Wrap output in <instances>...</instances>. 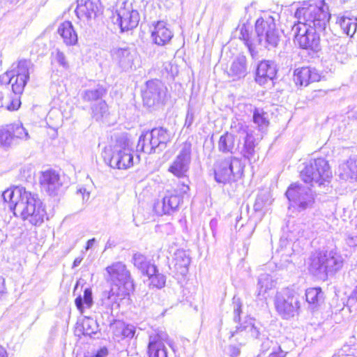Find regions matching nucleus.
Here are the masks:
<instances>
[{
    "mask_svg": "<svg viewBox=\"0 0 357 357\" xmlns=\"http://www.w3.org/2000/svg\"><path fill=\"white\" fill-rule=\"evenodd\" d=\"M310 260V271L321 277H326L328 273L339 271L344 263L342 255L335 250L315 253Z\"/></svg>",
    "mask_w": 357,
    "mask_h": 357,
    "instance_id": "6",
    "label": "nucleus"
},
{
    "mask_svg": "<svg viewBox=\"0 0 357 357\" xmlns=\"http://www.w3.org/2000/svg\"><path fill=\"white\" fill-rule=\"evenodd\" d=\"M295 17L298 19L296 24H302L318 31H324L331 15L324 1L316 0L309 5L298 8L295 13Z\"/></svg>",
    "mask_w": 357,
    "mask_h": 357,
    "instance_id": "3",
    "label": "nucleus"
},
{
    "mask_svg": "<svg viewBox=\"0 0 357 357\" xmlns=\"http://www.w3.org/2000/svg\"><path fill=\"white\" fill-rule=\"evenodd\" d=\"M75 13L79 19L86 22L95 20L102 13L100 0H77Z\"/></svg>",
    "mask_w": 357,
    "mask_h": 357,
    "instance_id": "17",
    "label": "nucleus"
},
{
    "mask_svg": "<svg viewBox=\"0 0 357 357\" xmlns=\"http://www.w3.org/2000/svg\"><path fill=\"white\" fill-rule=\"evenodd\" d=\"M167 88L159 79L149 80L142 91L143 102L149 107L162 102L166 96Z\"/></svg>",
    "mask_w": 357,
    "mask_h": 357,
    "instance_id": "16",
    "label": "nucleus"
},
{
    "mask_svg": "<svg viewBox=\"0 0 357 357\" xmlns=\"http://www.w3.org/2000/svg\"><path fill=\"white\" fill-rule=\"evenodd\" d=\"M0 357H8V354L6 350L0 346Z\"/></svg>",
    "mask_w": 357,
    "mask_h": 357,
    "instance_id": "63",
    "label": "nucleus"
},
{
    "mask_svg": "<svg viewBox=\"0 0 357 357\" xmlns=\"http://www.w3.org/2000/svg\"><path fill=\"white\" fill-rule=\"evenodd\" d=\"M8 124L0 128V145L3 147H10L15 145L10 135Z\"/></svg>",
    "mask_w": 357,
    "mask_h": 357,
    "instance_id": "44",
    "label": "nucleus"
},
{
    "mask_svg": "<svg viewBox=\"0 0 357 357\" xmlns=\"http://www.w3.org/2000/svg\"><path fill=\"white\" fill-rule=\"evenodd\" d=\"M267 116V113L264 112L263 109L256 108L253 112V121L259 127L264 128L267 127L269 123Z\"/></svg>",
    "mask_w": 357,
    "mask_h": 357,
    "instance_id": "45",
    "label": "nucleus"
},
{
    "mask_svg": "<svg viewBox=\"0 0 357 357\" xmlns=\"http://www.w3.org/2000/svg\"><path fill=\"white\" fill-rule=\"evenodd\" d=\"M149 278V286L161 289L165 285L166 276L162 273H160L156 266H155V270L153 273H147L146 275Z\"/></svg>",
    "mask_w": 357,
    "mask_h": 357,
    "instance_id": "37",
    "label": "nucleus"
},
{
    "mask_svg": "<svg viewBox=\"0 0 357 357\" xmlns=\"http://www.w3.org/2000/svg\"><path fill=\"white\" fill-rule=\"evenodd\" d=\"M215 179L218 183H226L236 180L241 174L242 167L240 160L236 157H230L218 161L215 167Z\"/></svg>",
    "mask_w": 357,
    "mask_h": 357,
    "instance_id": "11",
    "label": "nucleus"
},
{
    "mask_svg": "<svg viewBox=\"0 0 357 357\" xmlns=\"http://www.w3.org/2000/svg\"><path fill=\"white\" fill-rule=\"evenodd\" d=\"M167 340V334L160 332L149 336L148 354L149 357H168L167 349L165 343Z\"/></svg>",
    "mask_w": 357,
    "mask_h": 357,
    "instance_id": "20",
    "label": "nucleus"
},
{
    "mask_svg": "<svg viewBox=\"0 0 357 357\" xmlns=\"http://www.w3.org/2000/svg\"><path fill=\"white\" fill-rule=\"evenodd\" d=\"M343 33L352 37L357 30V18L349 17L345 15L338 17L337 20Z\"/></svg>",
    "mask_w": 357,
    "mask_h": 357,
    "instance_id": "32",
    "label": "nucleus"
},
{
    "mask_svg": "<svg viewBox=\"0 0 357 357\" xmlns=\"http://www.w3.org/2000/svg\"><path fill=\"white\" fill-rule=\"evenodd\" d=\"M236 333L245 334V336L252 338H259L261 335L259 329L255 325L252 319H249L245 321L243 324H241L240 326H237L236 330L231 332V337H234Z\"/></svg>",
    "mask_w": 357,
    "mask_h": 357,
    "instance_id": "28",
    "label": "nucleus"
},
{
    "mask_svg": "<svg viewBox=\"0 0 357 357\" xmlns=\"http://www.w3.org/2000/svg\"><path fill=\"white\" fill-rule=\"evenodd\" d=\"M340 176L344 180L357 178V155L351 156L339 167Z\"/></svg>",
    "mask_w": 357,
    "mask_h": 357,
    "instance_id": "25",
    "label": "nucleus"
},
{
    "mask_svg": "<svg viewBox=\"0 0 357 357\" xmlns=\"http://www.w3.org/2000/svg\"><path fill=\"white\" fill-rule=\"evenodd\" d=\"M105 271V278L112 286L109 291L102 293L98 308L101 312L109 314L119 297L128 294L134 289V283L130 271L121 261L113 263Z\"/></svg>",
    "mask_w": 357,
    "mask_h": 357,
    "instance_id": "2",
    "label": "nucleus"
},
{
    "mask_svg": "<svg viewBox=\"0 0 357 357\" xmlns=\"http://www.w3.org/2000/svg\"><path fill=\"white\" fill-rule=\"evenodd\" d=\"M105 89L100 85H98L93 89L84 90L81 93V97L84 101L86 102H96L98 103L99 101L102 100V97L105 95Z\"/></svg>",
    "mask_w": 357,
    "mask_h": 357,
    "instance_id": "33",
    "label": "nucleus"
},
{
    "mask_svg": "<svg viewBox=\"0 0 357 357\" xmlns=\"http://www.w3.org/2000/svg\"><path fill=\"white\" fill-rule=\"evenodd\" d=\"M83 334L91 337L99 332L98 322L92 318L86 317L82 322Z\"/></svg>",
    "mask_w": 357,
    "mask_h": 357,
    "instance_id": "41",
    "label": "nucleus"
},
{
    "mask_svg": "<svg viewBox=\"0 0 357 357\" xmlns=\"http://www.w3.org/2000/svg\"><path fill=\"white\" fill-rule=\"evenodd\" d=\"M284 232H289L290 234L287 236L290 240L296 238L300 236L299 225H296L294 221L289 220L286 227L284 228Z\"/></svg>",
    "mask_w": 357,
    "mask_h": 357,
    "instance_id": "48",
    "label": "nucleus"
},
{
    "mask_svg": "<svg viewBox=\"0 0 357 357\" xmlns=\"http://www.w3.org/2000/svg\"><path fill=\"white\" fill-rule=\"evenodd\" d=\"M147 132L142 133L138 140L137 145V151H142L147 154L155 153V151H148L147 145L149 144V140H146Z\"/></svg>",
    "mask_w": 357,
    "mask_h": 357,
    "instance_id": "49",
    "label": "nucleus"
},
{
    "mask_svg": "<svg viewBox=\"0 0 357 357\" xmlns=\"http://www.w3.org/2000/svg\"><path fill=\"white\" fill-rule=\"evenodd\" d=\"M111 56L114 63L121 71L128 72L136 69L138 54L135 50L129 47H114L111 50Z\"/></svg>",
    "mask_w": 357,
    "mask_h": 357,
    "instance_id": "15",
    "label": "nucleus"
},
{
    "mask_svg": "<svg viewBox=\"0 0 357 357\" xmlns=\"http://www.w3.org/2000/svg\"><path fill=\"white\" fill-rule=\"evenodd\" d=\"M323 292L321 288H310L306 290V301L310 305L311 309L316 308L323 301Z\"/></svg>",
    "mask_w": 357,
    "mask_h": 357,
    "instance_id": "35",
    "label": "nucleus"
},
{
    "mask_svg": "<svg viewBox=\"0 0 357 357\" xmlns=\"http://www.w3.org/2000/svg\"><path fill=\"white\" fill-rule=\"evenodd\" d=\"M5 202L9 203L10 210L15 216L28 221L31 225L39 226L47 216L46 211L38 195L16 186L6 190L2 194Z\"/></svg>",
    "mask_w": 357,
    "mask_h": 357,
    "instance_id": "1",
    "label": "nucleus"
},
{
    "mask_svg": "<svg viewBox=\"0 0 357 357\" xmlns=\"http://www.w3.org/2000/svg\"><path fill=\"white\" fill-rule=\"evenodd\" d=\"M8 124L0 128V145L3 147H10L15 145L10 135Z\"/></svg>",
    "mask_w": 357,
    "mask_h": 357,
    "instance_id": "43",
    "label": "nucleus"
},
{
    "mask_svg": "<svg viewBox=\"0 0 357 357\" xmlns=\"http://www.w3.org/2000/svg\"><path fill=\"white\" fill-rule=\"evenodd\" d=\"M15 94V97L6 99L4 107L9 111H15L19 109L21 105L20 95Z\"/></svg>",
    "mask_w": 357,
    "mask_h": 357,
    "instance_id": "50",
    "label": "nucleus"
},
{
    "mask_svg": "<svg viewBox=\"0 0 357 357\" xmlns=\"http://www.w3.org/2000/svg\"><path fill=\"white\" fill-rule=\"evenodd\" d=\"M238 126H239V130H242L243 132L246 133L244 139V144L242 149L241 150V153L245 158L248 159L249 161H251L255 154V145L254 142V137L252 135L247 132V127L245 126H243L241 123H238Z\"/></svg>",
    "mask_w": 357,
    "mask_h": 357,
    "instance_id": "27",
    "label": "nucleus"
},
{
    "mask_svg": "<svg viewBox=\"0 0 357 357\" xmlns=\"http://www.w3.org/2000/svg\"><path fill=\"white\" fill-rule=\"evenodd\" d=\"M108 114V107L105 100H100L91 106L92 117L96 121H101Z\"/></svg>",
    "mask_w": 357,
    "mask_h": 357,
    "instance_id": "38",
    "label": "nucleus"
},
{
    "mask_svg": "<svg viewBox=\"0 0 357 357\" xmlns=\"http://www.w3.org/2000/svg\"><path fill=\"white\" fill-rule=\"evenodd\" d=\"M333 357H357V345H344Z\"/></svg>",
    "mask_w": 357,
    "mask_h": 357,
    "instance_id": "47",
    "label": "nucleus"
},
{
    "mask_svg": "<svg viewBox=\"0 0 357 357\" xmlns=\"http://www.w3.org/2000/svg\"><path fill=\"white\" fill-rule=\"evenodd\" d=\"M6 294V287L4 278L0 276V298Z\"/></svg>",
    "mask_w": 357,
    "mask_h": 357,
    "instance_id": "59",
    "label": "nucleus"
},
{
    "mask_svg": "<svg viewBox=\"0 0 357 357\" xmlns=\"http://www.w3.org/2000/svg\"><path fill=\"white\" fill-rule=\"evenodd\" d=\"M182 202V197L173 194L166 195L162 200V212L165 214H172L175 212Z\"/></svg>",
    "mask_w": 357,
    "mask_h": 357,
    "instance_id": "31",
    "label": "nucleus"
},
{
    "mask_svg": "<svg viewBox=\"0 0 357 357\" xmlns=\"http://www.w3.org/2000/svg\"><path fill=\"white\" fill-rule=\"evenodd\" d=\"M195 120V112L194 111L189 108L187 112L185 121V126L189 128L192 124L193 123Z\"/></svg>",
    "mask_w": 357,
    "mask_h": 357,
    "instance_id": "56",
    "label": "nucleus"
},
{
    "mask_svg": "<svg viewBox=\"0 0 357 357\" xmlns=\"http://www.w3.org/2000/svg\"><path fill=\"white\" fill-rule=\"evenodd\" d=\"M116 22L122 32L136 28L139 22V14L132 8V3L128 1L119 0L116 3Z\"/></svg>",
    "mask_w": 357,
    "mask_h": 357,
    "instance_id": "12",
    "label": "nucleus"
},
{
    "mask_svg": "<svg viewBox=\"0 0 357 357\" xmlns=\"http://www.w3.org/2000/svg\"><path fill=\"white\" fill-rule=\"evenodd\" d=\"M173 36L172 31L167 26V24L163 21L157 22L151 32V38L153 43L160 46L168 44Z\"/></svg>",
    "mask_w": 357,
    "mask_h": 357,
    "instance_id": "23",
    "label": "nucleus"
},
{
    "mask_svg": "<svg viewBox=\"0 0 357 357\" xmlns=\"http://www.w3.org/2000/svg\"><path fill=\"white\" fill-rule=\"evenodd\" d=\"M192 144L183 142L176 157L168 168V171L178 178H185L191 163Z\"/></svg>",
    "mask_w": 357,
    "mask_h": 357,
    "instance_id": "14",
    "label": "nucleus"
},
{
    "mask_svg": "<svg viewBox=\"0 0 357 357\" xmlns=\"http://www.w3.org/2000/svg\"><path fill=\"white\" fill-rule=\"evenodd\" d=\"M227 73L233 81L244 78L248 74L246 57L243 54L237 56L231 63Z\"/></svg>",
    "mask_w": 357,
    "mask_h": 357,
    "instance_id": "24",
    "label": "nucleus"
},
{
    "mask_svg": "<svg viewBox=\"0 0 357 357\" xmlns=\"http://www.w3.org/2000/svg\"><path fill=\"white\" fill-rule=\"evenodd\" d=\"M229 351L231 357H238L240 354V349L236 346H229Z\"/></svg>",
    "mask_w": 357,
    "mask_h": 357,
    "instance_id": "58",
    "label": "nucleus"
},
{
    "mask_svg": "<svg viewBox=\"0 0 357 357\" xmlns=\"http://www.w3.org/2000/svg\"><path fill=\"white\" fill-rule=\"evenodd\" d=\"M238 149V143H235L234 136L229 132L222 135L218 142V150L222 153L234 154Z\"/></svg>",
    "mask_w": 357,
    "mask_h": 357,
    "instance_id": "29",
    "label": "nucleus"
},
{
    "mask_svg": "<svg viewBox=\"0 0 357 357\" xmlns=\"http://www.w3.org/2000/svg\"><path fill=\"white\" fill-rule=\"evenodd\" d=\"M40 184L42 189L49 195L56 196L61 192L63 181L59 172L53 169H48L42 172Z\"/></svg>",
    "mask_w": 357,
    "mask_h": 357,
    "instance_id": "18",
    "label": "nucleus"
},
{
    "mask_svg": "<svg viewBox=\"0 0 357 357\" xmlns=\"http://www.w3.org/2000/svg\"><path fill=\"white\" fill-rule=\"evenodd\" d=\"M75 303L81 312H83L84 307L90 308L93 303L91 289L86 288L84 291L83 297L81 296L77 297Z\"/></svg>",
    "mask_w": 357,
    "mask_h": 357,
    "instance_id": "36",
    "label": "nucleus"
},
{
    "mask_svg": "<svg viewBox=\"0 0 357 357\" xmlns=\"http://www.w3.org/2000/svg\"><path fill=\"white\" fill-rule=\"evenodd\" d=\"M82 260V258H79V257L76 258V259L74 260V261H73V267L74 268V267H77V266H78L81 264Z\"/></svg>",
    "mask_w": 357,
    "mask_h": 357,
    "instance_id": "64",
    "label": "nucleus"
},
{
    "mask_svg": "<svg viewBox=\"0 0 357 357\" xmlns=\"http://www.w3.org/2000/svg\"><path fill=\"white\" fill-rule=\"evenodd\" d=\"M254 208L255 211H260L262 208V201L259 197L257 198Z\"/></svg>",
    "mask_w": 357,
    "mask_h": 357,
    "instance_id": "60",
    "label": "nucleus"
},
{
    "mask_svg": "<svg viewBox=\"0 0 357 357\" xmlns=\"http://www.w3.org/2000/svg\"><path fill=\"white\" fill-rule=\"evenodd\" d=\"M255 45L258 44L268 50L278 46L280 35L273 17L268 15L259 18L255 23Z\"/></svg>",
    "mask_w": 357,
    "mask_h": 357,
    "instance_id": "7",
    "label": "nucleus"
},
{
    "mask_svg": "<svg viewBox=\"0 0 357 357\" xmlns=\"http://www.w3.org/2000/svg\"><path fill=\"white\" fill-rule=\"evenodd\" d=\"M348 305L353 306L357 303V285L351 291L347 300Z\"/></svg>",
    "mask_w": 357,
    "mask_h": 357,
    "instance_id": "57",
    "label": "nucleus"
},
{
    "mask_svg": "<svg viewBox=\"0 0 357 357\" xmlns=\"http://www.w3.org/2000/svg\"><path fill=\"white\" fill-rule=\"evenodd\" d=\"M260 351L261 353L271 351L270 354L285 352L282 349L280 345L277 342H275L268 337L264 338L262 341Z\"/></svg>",
    "mask_w": 357,
    "mask_h": 357,
    "instance_id": "42",
    "label": "nucleus"
},
{
    "mask_svg": "<svg viewBox=\"0 0 357 357\" xmlns=\"http://www.w3.org/2000/svg\"><path fill=\"white\" fill-rule=\"evenodd\" d=\"M331 47L334 52L342 55L345 54L347 51V46L342 42L341 39H336L335 43Z\"/></svg>",
    "mask_w": 357,
    "mask_h": 357,
    "instance_id": "52",
    "label": "nucleus"
},
{
    "mask_svg": "<svg viewBox=\"0 0 357 357\" xmlns=\"http://www.w3.org/2000/svg\"><path fill=\"white\" fill-rule=\"evenodd\" d=\"M190 190V187L188 183L185 182H182L177 185L176 188L175 189L176 195H179L182 197V195L187 194Z\"/></svg>",
    "mask_w": 357,
    "mask_h": 357,
    "instance_id": "54",
    "label": "nucleus"
},
{
    "mask_svg": "<svg viewBox=\"0 0 357 357\" xmlns=\"http://www.w3.org/2000/svg\"><path fill=\"white\" fill-rule=\"evenodd\" d=\"M95 242H96V239L94 238L89 240L86 243V249L89 250V249L91 248Z\"/></svg>",
    "mask_w": 357,
    "mask_h": 357,
    "instance_id": "62",
    "label": "nucleus"
},
{
    "mask_svg": "<svg viewBox=\"0 0 357 357\" xmlns=\"http://www.w3.org/2000/svg\"><path fill=\"white\" fill-rule=\"evenodd\" d=\"M57 32L62 37L66 45H74L77 43V35L70 22L66 21L61 24Z\"/></svg>",
    "mask_w": 357,
    "mask_h": 357,
    "instance_id": "26",
    "label": "nucleus"
},
{
    "mask_svg": "<svg viewBox=\"0 0 357 357\" xmlns=\"http://www.w3.org/2000/svg\"><path fill=\"white\" fill-rule=\"evenodd\" d=\"M239 38L245 42V44L248 47L249 52L252 57H254L257 52L255 50L254 46L255 45V39L252 40H250L249 33L245 27H242L240 31Z\"/></svg>",
    "mask_w": 357,
    "mask_h": 357,
    "instance_id": "46",
    "label": "nucleus"
},
{
    "mask_svg": "<svg viewBox=\"0 0 357 357\" xmlns=\"http://www.w3.org/2000/svg\"><path fill=\"white\" fill-rule=\"evenodd\" d=\"M291 31L294 34V43L300 48L307 51L309 54L313 56L320 51V33L322 31L307 28L302 24H294Z\"/></svg>",
    "mask_w": 357,
    "mask_h": 357,
    "instance_id": "9",
    "label": "nucleus"
},
{
    "mask_svg": "<svg viewBox=\"0 0 357 357\" xmlns=\"http://www.w3.org/2000/svg\"><path fill=\"white\" fill-rule=\"evenodd\" d=\"M287 352H280L275 354H269L268 357H285Z\"/></svg>",
    "mask_w": 357,
    "mask_h": 357,
    "instance_id": "61",
    "label": "nucleus"
},
{
    "mask_svg": "<svg viewBox=\"0 0 357 357\" xmlns=\"http://www.w3.org/2000/svg\"><path fill=\"white\" fill-rule=\"evenodd\" d=\"M302 180L312 186H321L328 182L332 177V172L328 161L322 158L310 160L301 171Z\"/></svg>",
    "mask_w": 357,
    "mask_h": 357,
    "instance_id": "8",
    "label": "nucleus"
},
{
    "mask_svg": "<svg viewBox=\"0 0 357 357\" xmlns=\"http://www.w3.org/2000/svg\"><path fill=\"white\" fill-rule=\"evenodd\" d=\"M146 140H149L147 145L148 151L160 152L165 149L167 143L170 140V134L168 130L162 127L155 128L151 131H147Z\"/></svg>",
    "mask_w": 357,
    "mask_h": 357,
    "instance_id": "19",
    "label": "nucleus"
},
{
    "mask_svg": "<svg viewBox=\"0 0 357 357\" xmlns=\"http://www.w3.org/2000/svg\"><path fill=\"white\" fill-rule=\"evenodd\" d=\"M286 196L290 206L298 211L311 208L314 204V194L307 186L300 183H293L287 189Z\"/></svg>",
    "mask_w": 357,
    "mask_h": 357,
    "instance_id": "10",
    "label": "nucleus"
},
{
    "mask_svg": "<svg viewBox=\"0 0 357 357\" xmlns=\"http://www.w3.org/2000/svg\"><path fill=\"white\" fill-rule=\"evenodd\" d=\"M132 263L143 275H146L149 272L153 273L155 270V265L148 261L146 257L140 253L133 255Z\"/></svg>",
    "mask_w": 357,
    "mask_h": 357,
    "instance_id": "34",
    "label": "nucleus"
},
{
    "mask_svg": "<svg viewBox=\"0 0 357 357\" xmlns=\"http://www.w3.org/2000/svg\"><path fill=\"white\" fill-rule=\"evenodd\" d=\"M104 161L112 168L127 169L133 165V155L130 141L121 135L112 146L105 147L102 153Z\"/></svg>",
    "mask_w": 357,
    "mask_h": 357,
    "instance_id": "4",
    "label": "nucleus"
},
{
    "mask_svg": "<svg viewBox=\"0 0 357 357\" xmlns=\"http://www.w3.org/2000/svg\"><path fill=\"white\" fill-rule=\"evenodd\" d=\"M234 321L238 322L240 321V314L242 312V303L239 298L234 296L232 302Z\"/></svg>",
    "mask_w": 357,
    "mask_h": 357,
    "instance_id": "51",
    "label": "nucleus"
},
{
    "mask_svg": "<svg viewBox=\"0 0 357 357\" xmlns=\"http://www.w3.org/2000/svg\"><path fill=\"white\" fill-rule=\"evenodd\" d=\"M275 306L278 314L284 319L292 317L300 308L298 296L291 290H283L276 294Z\"/></svg>",
    "mask_w": 357,
    "mask_h": 357,
    "instance_id": "13",
    "label": "nucleus"
},
{
    "mask_svg": "<svg viewBox=\"0 0 357 357\" xmlns=\"http://www.w3.org/2000/svg\"><path fill=\"white\" fill-rule=\"evenodd\" d=\"M317 70L312 67H302L294 70V80L296 85L307 86L310 83L320 80Z\"/></svg>",
    "mask_w": 357,
    "mask_h": 357,
    "instance_id": "22",
    "label": "nucleus"
},
{
    "mask_svg": "<svg viewBox=\"0 0 357 357\" xmlns=\"http://www.w3.org/2000/svg\"><path fill=\"white\" fill-rule=\"evenodd\" d=\"M272 287V279L268 274H261L257 283V296H263L268 289Z\"/></svg>",
    "mask_w": 357,
    "mask_h": 357,
    "instance_id": "39",
    "label": "nucleus"
},
{
    "mask_svg": "<svg viewBox=\"0 0 357 357\" xmlns=\"http://www.w3.org/2000/svg\"><path fill=\"white\" fill-rule=\"evenodd\" d=\"M8 126L10 131L14 132L17 144L20 140H28L30 138L28 131L24 128L22 123H14L8 124Z\"/></svg>",
    "mask_w": 357,
    "mask_h": 357,
    "instance_id": "40",
    "label": "nucleus"
},
{
    "mask_svg": "<svg viewBox=\"0 0 357 357\" xmlns=\"http://www.w3.org/2000/svg\"><path fill=\"white\" fill-rule=\"evenodd\" d=\"M135 334V327L133 325H127L122 330V335L125 337L132 338Z\"/></svg>",
    "mask_w": 357,
    "mask_h": 357,
    "instance_id": "55",
    "label": "nucleus"
},
{
    "mask_svg": "<svg viewBox=\"0 0 357 357\" xmlns=\"http://www.w3.org/2000/svg\"><path fill=\"white\" fill-rule=\"evenodd\" d=\"M55 60L60 66H63V68H68V63L65 54L59 50H57L56 52Z\"/></svg>",
    "mask_w": 357,
    "mask_h": 357,
    "instance_id": "53",
    "label": "nucleus"
},
{
    "mask_svg": "<svg viewBox=\"0 0 357 357\" xmlns=\"http://www.w3.org/2000/svg\"><path fill=\"white\" fill-rule=\"evenodd\" d=\"M33 68V65L30 60L20 59L12 65L10 70L0 76V82L2 84H11L13 93L21 95Z\"/></svg>",
    "mask_w": 357,
    "mask_h": 357,
    "instance_id": "5",
    "label": "nucleus"
},
{
    "mask_svg": "<svg viewBox=\"0 0 357 357\" xmlns=\"http://www.w3.org/2000/svg\"><path fill=\"white\" fill-rule=\"evenodd\" d=\"M278 72L277 65L273 61L264 60L257 66L255 81L263 86L273 81Z\"/></svg>",
    "mask_w": 357,
    "mask_h": 357,
    "instance_id": "21",
    "label": "nucleus"
},
{
    "mask_svg": "<svg viewBox=\"0 0 357 357\" xmlns=\"http://www.w3.org/2000/svg\"><path fill=\"white\" fill-rule=\"evenodd\" d=\"M174 261L177 272L181 275H185L188 272V266L190 264V258L185 251L177 250L174 254Z\"/></svg>",
    "mask_w": 357,
    "mask_h": 357,
    "instance_id": "30",
    "label": "nucleus"
}]
</instances>
